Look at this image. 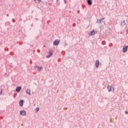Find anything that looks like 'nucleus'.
Returning <instances> with one entry per match:
<instances>
[{
	"mask_svg": "<svg viewBox=\"0 0 128 128\" xmlns=\"http://www.w3.org/2000/svg\"><path fill=\"white\" fill-rule=\"evenodd\" d=\"M38 110H40V108H36V112H38Z\"/></svg>",
	"mask_w": 128,
	"mask_h": 128,
	"instance_id": "nucleus-15",
	"label": "nucleus"
},
{
	"mask_svg": "<svg viewBox=\"0 0 128 128\" xmlns=\"http://www.w3.org/2000/svg\"><path fill=\"white\" fill-rule=\"evenodd\" d=\"M64 4H66V0H64Z\"/></svg>",
	"mask_w": 128,
	"mask_h": 128,
	"instance_id": "nucleus-18",
	"label": "nucleus"
},
{
	"mask_svg": "<svg viewBox=\"0 0 128 128\" xmlns=\"http://www.w3.org/2000/svg\"><path fill=\"white\" fill-rule=\"evenodd\" d=\"M24 100H20V106H24Z\"/></svg>",
	"mask_w": 128,
	"mask_h": 128,
	"instance_id": "nucleus-10",
	"label": "nucleus"
},
{
	"mask_svg": "<svg viewBox=\"0 0 128 128\" xmlns=\"http://www.w3.org/2000/svg\"><path fill=\"white\" fill-rule=\"evenodd\" d=\"M38 0V4H40V2H42V0Z\"/></svg>",
	"mask_w": 128,
	"mask_h": 128,
	"instance_id": "nucleus-16",
	"label": "nucleus"
},
{
	"mask_svg": "<svg viewBox=\"0 0 128 128\" xmlns=\"http://www.w3.org/2000/svg\"><path fill=\"white\" fill-rule=\"evenodd\" d=\"M87 2L89 6H92V0H88Z\"/></svg>",
	"mask_w": 128,
	"mask_h": 128,
	"instance_id": "nucleus-13",
	"label": "nucleus"
},
{
	"mask_svg": "<svg viewBox=\"0 0 128 128\" xmlns=\"http://www.w3.org/2000/svg\"><path fill=\"white\" fill-rule=\"evenodd\" d=\"M99 65H100V60H96V66L97 68H98Z\"/></svg>",
	"mask_w": 128,
	"mask_h": 128,
	"instance_id": "nucleus-9",
	"label": "nucleus"
},
{
	"mask_svg": "<svg viewBox=\"0 0 128 128\" xmlns=\"http://www.w3.org/2000/svg\"><path fill=\"white\" fill-rule=\"evenodd\" d=\"M60 40H55L53 42L54 46H58V44H60Z\"/></svg>",
	"mask_w": 128,
	"mask_h": 128,
	"instance_id": "nucleus-2",
	"label": "nucleus"
},
{
	"mask_svg": "<svg viewBox=\"0 0 128 128\" xmlns=\"http://www.w3.org/2000/svg\"><path fill=\"white\" fill-rule=\"evenodd\" d=\"M52 56V52L50 51L48 52V55L46 56L47 58H50Z\"/></svg>",
	"mask_w": 128,
	"mask_h": 128,
	"instance_id": "nucleus-8",
	"label": "nucleus"
},
{
	"mask_svg": "<svg viewBox=\"0 0 128 128\" xmlns=\"http://www.w3.org/2000/svg\"><path fill=\"white\" fill-rule=\"evenodd\" d=\"M58 1V0H56Z\"/></svg>",
	"mask_w": 128,
	"mask_h": 128,
	"instance_id": "nucleus-22",
	"label": "nucleus"
},
{
	"mask_svg": "<svg viewBox=\"0 0 128 128\" xmlns=\"http://www.w3.org/2000/svg\"><path fill=\"white\" fill-rule=\"evenodd\" d=\"M36 68H38L37 70L38 72H40V70H42V66H36Z\"/></svg>",
	"mask_w": 128,
	"mask_h": 128,
	"instance_id": "nucleus-11",
	"label": "nucleus"
},
{
	"mask_svg": "<svg viewBox=\"0 0 128 128\" xmlns=\"http://www.w3.org/2000/svg\"><path fill=\"white\" fill-rule=\"evenodd\" d=\"M67 44H65V46H66Z\"/></svg>",
	"mask_w": 128,
	"mask_h": 128,
	"instance_id": "nucleus-21",
	"label": "nucleus"
},
{
	"mask_svg": "<svg viewBox=\"0 0 128 128\" xmlns=\"http://www.w3.org/2000/svg\"><path fill=\"white\" fill-rule=\"evenodd\" d=\"M126 32V33L128 34V30Z\"/></svg>",
	"mask_w": 128,
	"mask_h": 128,
	"instance_id": "nucleus-20",
	"label": "nucleus"
},
{
	"mask_svg": "<svg viewBox=\"0 0 128 128\" xmlns=\"http://www.w3.org/2000/svg\"><path fill=\"white\" fill-rule=\"evenodd\" d=\"M20 114L21 116H26V112L25 110H21L20 111Z\"/></svg>",
	"mask_w": 128,
	"mask_h": 128,
	"instance_id": "nucleus-7",
	"label": "nucleus"
},
{
	"mask_svg": "<svg viewBox=\"0 0 128 128\" xmlns=\"http://www.w3.org/2000/svg\"><path fill=\"white\" fill-rule=\"evenodd\" d=\"M20 90H22V86H18L16 89V92H20Z\"/></svg>",
	"mask_w": 128,
	"mask_h": 128,
	"instance_id": "nucleus-5",
	"label": "nucleus"
},
{
	"mask_svg": "<svg viewBox=\"0 0 128 128\" xmlns=\"http://www.w3.org/2000/svg\"><path fill=\"white\" fill-rule=\"evenodd\" d=\"M104 18H102L100 19H98L96 20L97 24H102V22H104Z\"/></svg>",
	"mask_w": 128,
	"mask_h": 128,
	"instance_id": "nucleus-1",
	"label": "nucleus"
},
{
	"mask_svg": "<svg viewBox=\"0 0 128 128\" xmlns=\"http://www.w3.org/2000/svg\"><path fill=\"white\" fill-rule=\"evenodd\" d=\"M2 94V90H1V91L0 92V94Z\"/></svg>",
	"mask_w": 128,
	"mask_h": 128,
	"instance_id": "nucleus-17",
	"label": "nucleus"
},
{
	"mask_svg": "<svg viewBox=\"0 0 128 128\" xmlns=\"http://www.w3.org/2000/svg\"><path fill=\"white\" fill-rule=\"evenodd\" d=\"M126 26V22H124V20H123L121 22V26Z\"/></svg>",
	"mask_w": 128,
	"mask_h": 128,
	"instance_id": "nucleus-12",
	"label": "nucleus"
},
{
	"mask_svg": "<svg viewBox=\"0 0 128 128\" xmlns=\"http://www.w3.org/2000/svg\"><path fill=\"white\" fill-rule=\"evenodd\" d=\"M125 114H128V112H127L126 111L125 112Z\"/></svg>",
	"mask_w": 128,
	"mask_h": 128,
	"instance_id": "nucleus-19",
	"label": "nucleus"
},
{
	"mask_svg": "<svg viewBox=\"0 0 128 128\" xmlns=\"http://www.w3.org/2000/svg\"><path fill=\"white\" fill-rule=\"evenodd\" d=\"M26 93L27 94L30 96V89H27L26 90Z\"/></svg>",
	"mask_w": 128,
	"mask_h": 128,
	"instance_id": "nucleus-14",
	"label": "nucleus"
},
{
	"mask_svg": "<svg viewBox=\"0 0 128 128\" xmlns=\"http://www.w3.org/2000/svg\"><path fill=\"white\" fill-rule=\"evenodd\" d=\"M108 88V91L109 92H112V89L113 90V91L114 90V88L112 87V86H108V88Z\"/></svg>",
	"mask_w": 128,
	"mask_h": 128,
	"instance_id": "nucleus-4",
	"label": "nucleus"
},
{
	"mask_svg": "<svg viewBox=\"0 0 128 128\" xmlns=\"http://www.w3.org/2000/svg\"><path fill=\"white\" fill-rule=\"evenodd\" d=\"M94 34H96V32H94V30H93L90 33L89 36H94Z\"/></svg>",
	"mask_w": 128,
	"mask_h": 128,
	"instance_id": "nucleus-6",
	"label": "nucleus"
},
{
	"mask_svg": "<svg viewBox=\"0 0 128 128\" xmlns=\"http://www.w3.org/2000/svg\"><path fill=\"white\" fill-rule=\"evenodd\" d=\"M128 46H124L122 48V52H128Z\"/></svg>",
	"mask_w": 128,
	"mask_h": 128,
	"instance_id": "nucleus-3",
	"label": "nucleus"
}]
</instances>
